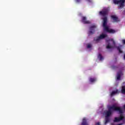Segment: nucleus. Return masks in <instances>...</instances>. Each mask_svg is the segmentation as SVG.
Listing matches in <instances>:
<instances>
[{
    "label": "nucleus",
    "instance_id": "nucleus-4",
    "mask_svg": "<svg viewBox=\"0 0 125 125\" xmlns=\"http://www.w3.org/2000/svg\"><path fill=\"white\" fill-rule=\"evenodd\" d=\"M125 1V0H113L114 3H115L116 4H119V3H120L119 6L120 8H123V7H124Z\"/></svg>",
    "mask_w": 125,
    "mask_h": 125
},
{
    "label": "nucleus",
    "instance_id": "nucleus-18",
    "mask_svg": "<svg viewBox=\"0 0 125 125\" xmlns=\"http://www.w3.org/2000/svg\"><path fill=\"white\" fill-rule=\"evenodd\" d=\"M91 47V45H90V44H88L87 45V48H90Z\"/></svg>",
    "mask_w": 125,
    "mask_h": 125
},
{
    "label": "nucleus",
    "instance_id": "nucleus-10",
    "mask_svg": "<svg viewBox=\"0 0 125 125\" xmlns=\"http://www.w3.org/2000/svg\"><path fill=\"white\" fill-rule=\"evenodd\" d=\"M117 93H120V92H119V90L118 89H116L115 91H113L110 94V96L112 97L114 96L115 94H117Z\"/></svg>",
    "mask_w": 125,
    "mask_h": 125
},
{
    "label": "nucleus",
    "instance_id": "nucleus-17",
    "mask_svg": "<svg viewBox=\"0 0 125 125\" xmlns=\"http://www.w3.org/2000/svg\"><path fill=\"white\" fill-rule=\"evenodd\" d=\"M117 79L119 81V80H121V74H118L117 76Z\"/></svg>",
    "mask_w": 125,
    "mask_h": 125
},
{
    "label": "nucleus",
    "instance_id": "nucleus-23",
    "mask_svg": "<svg viewBox=\"0 0 125 125\" xmlns=\"http://www.w3.org/2000/svg\"><path fill=\"white\" fill-rule=\"evenodd\" d=\"M124 108L125 109V104L124 105Z\"/></svg>",
    "mask_w": 125,
    "mask_h": 125
},
{
    "label": "nucleus",
    "instance_id": "nucleus-21",
    "mask_svg": "<svg viewBox=\"0 0 125 125\" xmlns=\"http://www.w3.org/2000/svg\"><path fill=\"white\" fill-rule=\"evenodd\" d=\"M96 125H100V123L98 122L96 124Z\"/></svg>",
    "mask_w": 125,
    "mask_h": 125
},
{
    "label": "nucleus",
    "instance_id": "nucleus-20",
    "mask_svg": "<svg viewBox=\"0 0 125 125\" xmlns=\"http://www.w3.org/2000/svg\"><path fill=\"white\" fill-rule=\"evenodd\" d=\"M122 43L123 44H125V40H122Z\"/></svg>",
    "mask_w": 125,
    "mask_h": 125
},
{
    "label": "nucleus",
    "instance_id": "nucleus-15",
    "mask_svg": "<svg viewBox=\"0 0 125 125\" xmlns=\"http://www.w3.org/2000/svg\"><path fill=\"white\" fill-rule=\"evenodd\" d=\"M109 122H110V120H109V117H107L105 116V121L104 124L107 125V124L109 123Z\"/></svg>",
    "mask_w": 125,
    "mask_h": 125
},
{
    "label": "nucleus",
    "instance_id": "nucleus-24",
    "mask_svg": "<svg viewBox=\"0 0 125 125\" xmlns=\"http://www.w3.org/2000/svg\"><path fill=\"white\" fill-rule=\"evenodd\" d=\"M124 59H125V55H124Z\"/></svg>",
    "mask_w": 125,
    "mask_h": 125
},
{
    "label": "nucleus",
    "instance_id": "nucleus-2",
    "mask_svg": "<svg viewBox=\"0 0 125 125\" xmlns=\"http://www.w3.org/2000/svg\"><path fill=\"white\" fill-rule=\"evenodd\" d=\"M112 110H113V111H118L120 114H123V113H124L123 109H122L121 107L116 106L115 105H113L112 106L108 107V110L105 113V117H110V115H112Z\"/></svg>",
    "mask_w": 125,
    "mask_h": 125
},
{
    "label": "nucleus",
    "instance_id": "nucleus-16",
    "mask_svg": "<svg viewBox=\"0 0 125 125\" xmlns=\"http://www.w3.org/2000/svg\"><path fill=\"white\" fill-rule=\"evenodd\" d=\"M117 50L119 51V53H123V51L121 49L120 47H117Z\"/></svg>",
    "mask_w": 125,
    "mask_h": 125
},
{
    "label": "nucleus",
    "instance_id": "nucleus-7",
    "mask_svg": "<svg viewBox=\"0 0 125 125\" xmlns=\"http://www.w3.org/2000/svg\"><path fill=\"white\" fill-rule=\"evenodd\" d=\"M124 120V116L123 114H121L120 117H115L114 120V123H118V122H120V121H123Z\"/></svg>",
    "mask_w": 125,
    "mask_h": 125
},
{
    "label": "nucleus",
    "instance_id": "nucleus-22",
    "mask_svg": "<svg viewBox=\"0 0 125 125\" xmlns=\"http://www.w3.org/2000/svg\"><path fill=\"white\" fill-rule=\"evenodd\" d=\"M123 125V124H119L117 125Z\"/></svg>",
    "mask_w": 125,
    "mask_h": 125
},
{
    "label": "nucleus",
    "instance_id": "nucleus-12",
    "mask_svg": "<svg viewBox=\"0 0 125 125\" xmlns=\"http://www.w3.org/2000/svg\"><path fill=\"white\" fill-rule=\"evenodd\" d=\"M98 58L100 60V61H102L104 59L103 58V56L101 55V54H99V55L98 56Z\"/></svg>",
    "mask_w": 125,
    "mask_h": 125
},
{
    "label": "nucleus",
    "instance_id": "nucleus-5",
    "mask_svg": "<svg viewBox=\"0 0 125 125\" xmlns=\"http://www.w3.org/2000/svg\"><path fill=\"white\" fill-rule=\"evenodd\" d=\"M107 37V35L106 34H101L100 36L97 37V39H95L94 38V41H95L96 42H98L100 40H102L103 39H105V38Z\"/></svg>",
    "mask_w": 125,
    "mask_h": 125
},
{
    "label": "nucleus",
    "instance_id": "nucleus-14",
    "mask_svg": "<svg viewBox=\"0 0 125 125\" xmlns=\"http://www.w3.org/2000/svg\"><path fill=\"white\" fill-rule=\"evenodd\" d=\"M89 82H90V83H94V82H96V78H90L89 79Z\"/></svg>",
    "mask_w": 125,
    "mask_h": 125
},
{
    "label": "nucleus",
    "instance_id": "nucleus-19",
    "mask_svg": "<svg viewBox=\"0 0 125 125\" xmlns=\"http://www.w3.org/2000/svg\"><path fill=\"white\" fill-rule=\"evenodd\" d=\"M81 0H75L76 2L79 3L81 2Z\"/></svg>",
    "mask_w": 125,
    "mask_h": 125
},
{
    "label": "nucleus",
    "instance_id": "nucleus-9",
    "mask_svg": "<svg viewBox=\"0 0 125 125\" xmlns=\"http://www.w3.org/2000/svg\"><path fill=\"white\" fill-rule=\"evenodd\" d=\"M111 18L112 19L114 22H120V20H119V18L115 15L111 16Z\"/></svg>",
    "mask_w": 125,
    "mask_h": 125
},
{
    "label": "nucleus",
    "instance_id": "nucleus-13",
    "mask_svg": "<svg viewBox=\"0 0 125 125\" xmlns=\"http://www.w3.org/2000/svg\"><path fill=\"white\" fill-rule=\"evenodd\" d=\"M121 93H122L123 94H125V86H122Z\"/></svg>",
    "mask_w": 125,
    "mask_h": 125
},
{
    "label": "nucleus",
    "instance_id": "nucleus-1",
    "mask_svg": "<svg viewBox=\"0 0 125 125\" xmlns=\"http://www.w3.org/2000/svg\"><path fill=\"white\" fill-rule=\"evenodd\" d=\"M99 14L103 18V26L104 27L105 31L107 32V33H110L111 34H115L116 33V31L114 29H110L109 27L107 26V24L108 23V18L107 17V15H108V10L107 9L104 10L100 11Z\"/></svg>",
    "mask_w": 125,
    "mask_h": 125
},
{
    "label": "nucleus",
    "instance_id": "nucleus-3",
    "mask_svg": "<svg viewBox=\"0 0 125 125\" xmlns=\"http://www.w3.org/2000/svg\"><path fill=\"white\" fill-rule=\"evenodd\" d=\"M106 42L108 44L106 45V48L110 49L111 48H114L116 46V42L114 41V39H109L106 41Z\"/></svg>",
    "mask_w": 125,
    "mask_h": 125
},
{
    "label": "nucleus",
    "instance_id": "nucleus-6",
    "mask_svg": "<svg viewBox=\"0 0 125 125\" xmlns=\"http://www.w3.org/2000/svg\"><path fill=\"white\" fill-rule=\"evenodd\" d=\"M95 29H96V25H92L90 26V31L88 33V36H90V35H93L95 32Z\"/></svg>",
    "mask_w": 125,
    "mask_h": 125
},
{
    "label": "nucleus",
    "instance_id": "nucleus-8",
    "mask_svg": "<svg viewBox=\"0 0 125 125\" xmlns=\"http://www.w3.org/2000/svg\"><path fill=\"white\" fill-rule=\"evenodd\" d=\"M82 23H83V24H90V21L86 20V18L85 17H82Z\"/></svg>",
    "mask_w": 125,
    "mask_h": 125
},
{
    "label": "nucleus",
    "instance_id": "nucleus-11",
    "mask_svg": "<svg viewBox=\"0 0 125 125\" xmlns=\"http://www.w3.org/2000/svg\"><path fill=\"white\" fill-rule=\"evenodd\" d=\"M82 125H88V124L86 122V119H85V118L83 119Z\"/></svg>",
    "mask_w": 125,
    "mask_h": 125
}]
</instances>
